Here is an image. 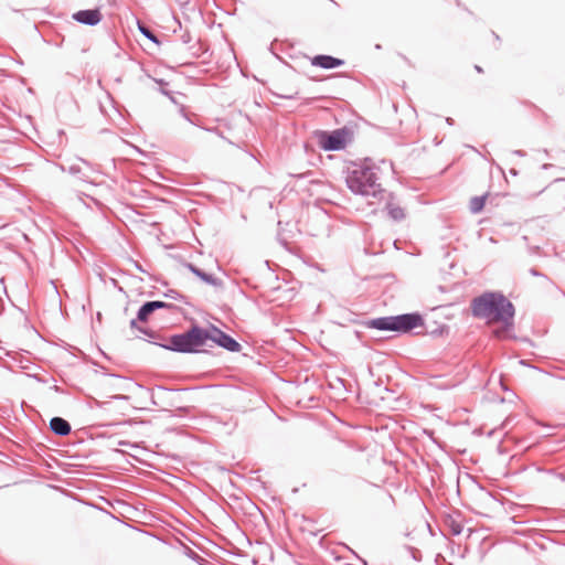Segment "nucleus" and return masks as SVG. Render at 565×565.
I'll return each mask as SVG.
<instances>
[{
	"mask_svg": "<svg viewBox=\"0 0 565 565\" xmlns=\"http://www.w3.org/2000/svg\"><path fill=\"white\" fill-rule=\"evenodd\" d=\"M471 310L475 317L484 319L488 323H501L502 331H494L501 337L503 331L513 324L514 307L509 299L497 292H487L471 302Z\"/></svg>",
	"mask_w": 565,
	"mask_h": 565,
	"instance_id": "1",
	"label": "nucleus"
},
{
	"mask_svg": "<svg viewBox=\"0 0 565 565\" xmlns=\"http://www.w3.org/2000/svg\"><path fill=\"white\" fill-rule=\"evenodd\" d=\"M424 324L423 318L418 313H407L396 317H384L374 319L370 322L372 328L379 330H391L398 332H408Z\"/></svg>",
	"mask_w": 565,
	"mask_h": 565,
	"instance_id": "4",
	"label": "nucleus"
},
{
	"mask_svg": "<svg viewBox=\"0 0 565 565\" xmlns=\"http://www.w3.org/2000/svg\"><path fill=\"white\" fill-rule=\"evenodd\" d=\"M461 532V529L459 526H454V533L459 534Z\"/></svg>",
	"mask_w": 565,
	"mask_h": 565,
	"instance_id": "16",
	"label": "nucleus"
},
{
	"mask_svg": "<svg viewBox=\"0 0 565 565\" xmlns=\"http://www.w3.org/2000/svg\"><path fill=\"white\" fill-rule=\"evenodd\" d=\"M209 340L232 352H237L241 350L238 342H236L233 338L225 334L217 328H212L209 330Z\"/></svg>",
	"mask_w": 565,
	"mask_h": 565,
	"instance_id": "6",
	"label": "nucleus"
},
{
	"mask_svg": "<svg viewBox=\"0 0 565 565\" xmlns=\"http://www.w3.org/2000/svg\"><path fill=\"white\" fill-rule=\"evenodd\" d=\"M487 195L475 196L469 202V209L472 213H479L486 205Z\"/></svg>",
	"mask_w": 565,
	"mask_h": 565,
	"instance_id": "11",
	"label": "nucleus"
},
{
	"mask_svg": "<svg viewBox=\"0 0 565 565\" xmlns=\"http://www.w3.org/2000/svg\"><path fill=\"white\" fill-rule=\"evenodd\" d=\"M311 64L322 68H334L342 65L343 61L330 55H317L311 58Z\"/></svg>",
	"mask_w": 565,
	"mask_h": 565,
	"instance_id": "9",
	"label": "nucleus"
},
{
	"mask_svg": "<svg viewBox=\"0 0 565 565\" xmlns=\"http://www.w3.org/2000/svg\"><path fill=\"white\" fill-rule=\"evenodd\" d=\"M130 327L134 328V329H138V330L142 331L140 328H138L137 320H131L130 321Z\"/></svg>",
	"mask_w": 565,
	"mask_h": 565,
	"instance_id": "15",
	"label": "nucleus"
},
{
	"mask_svg": "<svg viewBox=\"0 0 565 565\" xmlns=\"http://www.w3.org/2000/svg\"><path fill=\"white\" fill-rule=\"evenodd\" d=\"M476 70H477L479 73H481V72H482V68H481L480 66H478V65L476 66Z\"/></svg>",
	"mask_w": 565,
	"mask_h": 565,
	"instance_id": "17",
	"label": "nucleus"
},
{
	"mask_svg": "<svg viewBox=\"0 0 565 565\" xmlns=\"http://www.w3.org/2000/svg\"><path fill=\"white\" fill-rule=\"evenodd\" d=\"M375 164L364 161L354 164L347 177V184L356 194L376 198L382 194L381 184L377 183Z\"/></svg>",
	"mask_w": 565,
	"mask_h": 565,
	"instance_id": "2",
	"label": "nucleus"
},
{
	"mask_svg": "<svg viewBox=\"0 0 565 565\" xmlns=\"http://www.w3.org/2000/svg\"><path fill=\"white\" fill-rule=\"evenodd\" d=\"M387 210H388L390 216L395 221L403 218L405 215L404 210L402 207L393 205V204H388Z\"/></svg>",
	"mask_w": 565,
	"mask_h": 565,
	"instance_id": "12",
	"label": "nucleus"
},
{
	"mask_svg": "<svg viewBox=\"0 0 565 565\" xmlns=\"http://www.w3.org/2000/svg\"><path fill=\"white\" fill-rule=\"evenodd\" d=\"M50 427L55 434L61 436L68 435L71 431L70 424L61 417L52 418L50 422Z\"/></svg>",
	"mask_w": 565,
	"mask_h": 565,
	"instance_id": "10",
	"label": "nucleus"
},
{
	"mask_svg": "<svg viewBox=\"0 0 565 565\" xmlns=\"http://www.w3.org/2000/svg\"><path fill=\"white\" fill-rule=\"evenodd\" d=\"M169 307L168 303L163 301H150L145 303L138 311V321L146 322L149 318V316L156 311L157 309L167 308Z\"/></svg>",
	"mask_w": 565,
	"mask_h": 565,
	"instance_id": "8",
	"label": "nucleus"
},
{
	"mask_svg": "<svg viewBox=\"0 0 565 565\" xmlns=\"http://www.w3.org/2000/svg\"><path fill=\"white\" fill-rule=\"evenodd\" d=\"M74 19L84 24L95 25L100 21L102 14L99 10H82L74 14Z\"/></svg>",
	"mask_w": 565,
	"mask_h": 565,
	"instance_id": "7",
	"label": "nucleus"
},
{
	"mask_svg": "<svg viewBox=\"0 0 565 565\" xmlns=\"http://www.w3.org/2000/svg\"><path fill=\"white\" fill-rule=\"evenodd\" d=\"M350 138L348 129H337L331 132L320 131L317 134V142L323 150L343 149L350 141Z\"/></svg>",
	"mask_w": 565,
	"mask_h": 565,
	"instance_id": "5",
	"label": "nucleus"
},
{
	"mask_svg": "<svg viewBox=\"0 0 565 565\" xmlns=\"http://www.w3.org/2000/svg\"><path fill=\"white\" fill-rule=\"evenodd\" d=\"M209 341V330L193 327L188 332L170 338L168 349L180 352H194Z\"/></svg>",
	"mask_w": 565,
	"mask_h": 565,
	"instance_id": "3",
	"label": "nucleus"
},
{
	"mask_svg": "<svg viewBox=\"0 0 565 565\" xmlns=\"http://www.w3.org/2000/svg\"><path fill=\"white\" fill-rule=\"evenodd\" d=\"M139 30L141 31L142 34H145L147 38H149L153 42H158L156 36L147 28L139 25Z\"/></svg>",
	"mask_w": 565,
	"mask_h": 565,
	"instance_id": "14",
	"label": "nucleus"
},
{
	"mask_svg": "<svg viewBox=\"0 0 565 565\" xmlns=\"http://www.w3.org/2000/svg\"><path fill=\"white\" fill-rule=\"evenodd\" d=\"M190 269L193 274H195L198 277H200L201 279H203L205 282L207 284H212V285H215L216 284V280L215 278H213L211 275H207L203 271H201L200 269L195 268L194 266H190Z\"/></svg>",
	"mask_w": 565,
	"mask_h": 565,
	"instance_id": "13",
	"label": "nucleus"
}]
</instances>
